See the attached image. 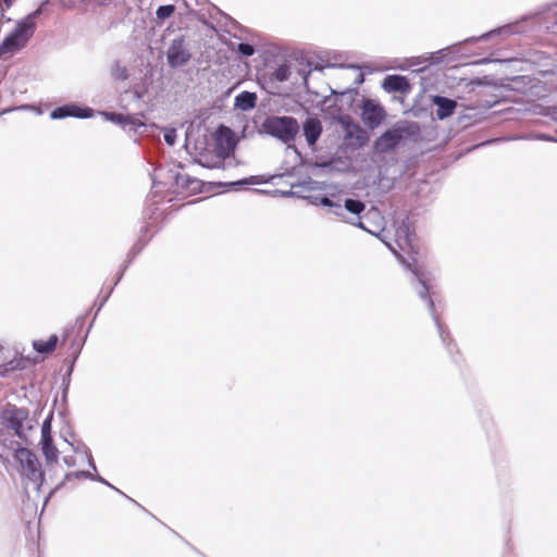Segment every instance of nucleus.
Segmentation results:
<instances>
[{"mask_svg": "<svg viewBox=\"0 0 557 557\" xmlns=\"http://www.w3.org/2000/svg\"><path fill=\"white\" fill-rule=\"evenodd\" d=\"M39 13V10L35 11L16 25L0 45V54L12 53L26 45L35 32V17Z\"/></svg>", "mask_w": 557, "mask_h": 557, "instance_id": "nucleus-1", "label": "nucleus"}, {"mask_svg": "<svg viewBox=\"0 0 557 557\" xmlns=\"http://www.w3.org/2000/svg\"><path fill=\"white\" fill-rule=\"evenodd\" d=\"M13 457L18 463L20 474L39 487L45 480V473L36 454L28 448L20 447L14 451Z\"/></svg>", "mask_w": 557, "mask_h": 557, "instance_id": "nucleus-2", "label": "nucleus"}, {"mask_svg": "<svg viewBox=\"0 0 557 557\" xmlns=\"http://www.w3.org/2000/svg\"><path fill=\"white\" fill-rule=\"evenodd\" d=\"M263 127L268 134L284 143L293 140L299 129L296 119L292 116H270L264 121Z\"/></svg>", "mask_w": 557, "mask_h": 557, "instance_id": "nucleus-3", "label": "nucleus"}, {"mask_svg": "<svg viewBox=\"0 0 557 557\" xmlns=\"http://www.w3.org/2000/svg\"><path fill=\"white\" fill-rule=\"evenodd\" d=\"M28 364V358L0 345V375H7L12 371L25 369Z\"/></svg>", "mask_w": 557, "mask_h": 557, "instance_id": "nucleus-4", "label": "nucleus"}, {"mask_svg": "<svg viewBox=\"0 0 557 557\" xmlns=\"http://www.w3.org/2000/svg\"><path fill=\"white\" fill-rule=\"evenodd\" d=\"M386 117L384 108L372 99H364L361 104V120L370 129L382 124Z\"/></svg>", "mask_w": 557, "mask_h": 557, "instance_id": "nucleus-5", "label": "nucleus"}, {"mask_svg": "<svg viewBox=\"0 0 557 557\" xmlns=\"http://www.w3.org/2000/svg\"><path fill=\"white\" fill-rule=\"evenodd\" d=\"M395 243L401 251L408 255L414 256L419 252L417 236L408 225H401L397 228L395 234Z\"/></svg>", "mask_w": 557, "mask_h": 557, "instance_id": "nucleus-6", "label": "nucleus"}, {"mask_svg": "<svg viewBox=\"0 0 557 557\" xmlns=\"http://www.w3.org/2000/svg\"><path fill=\"white\" fill-rule=\"evenodd\" d=\"M190 59V53L185 47L183 38L173 40L168 50V62L172 67H177L186 64Z\"/></svg>", "mask_w": 557, "mask_h": 557, "instance_id": "nucleus-7", "label": "nucleus"}, {"mask_svg": "<svg viewBox=\"0 0 557 557\" xmlns=\"http://www.w3.org/2000/svg\"><path fill=\"white\" fill-rule=\"evenodd\" d=\"M403 139V129L392 128L384 132L374 141V149L377 152H387L393 150Z\"/></svg>", "mask_w": 557, "mask_h": 557, "instance_id": "nucleus-8", "label": "nucleus"}, {"mask_svg": "<svg viewBox=\"0 0 557 557\" xmlns=\"http://www.w3.org/2000/svg\"><path fill=\"white\" fill-rule=\"evenodd\" d=\"M345 140L349 146L360 148L369 141V135L359 124L354 122L345 123Z\"/></svg>", "mask_w": 557, "mask_h": 557, "instance_id": "nucleus-9", "label": "nucleus"}, {"mask_svg": "<svg viewBox=\"0 0 557 557\" xmlns=\"http://www.w3.org/2000/svg\"><path fill=\"white\" fill-rule=\"evenodd\" d=\"M389 249L393 251V253L396 256V258L404 264L407 265V268L412 271L419 278V282H420V289H419V295L422 299H425L430 306V308L433 310L434 308V304H433V300L431 299V296H430V292H429V286L426 285L425 281L423 280L422 277V274L419 272V269L417 268L416 265V259L412 258V261L413 263H406L403 255L394 247H392L391 245H388Z\"/></svg>", "mask_w": 557, "mask_h": 557, "instance_id": "nucleus-10", "label": "nucleus"}, {"mask_svg": "<svg viewBox=\"0 0 557 557\" xmlns=\"http://www.w3.org/2000/svg\"><path fill=\"white\" fill-rule=\"evenodd\" d=\"M432 102L437 107L436 116L440 120H444L446 117L451 116L457 107V102L455 100L448 99L443 96H434L432 98Z\"/></svg>", "mask_w": 557, "mask_h": 557, "instance_id": "nucleus-11", "label": "nucleus"}, {"mask_svg": "<svg viewBox=\"0 0 557 557\" xmlns=\"http://www.w3.org/2000/svg\"><path fill=\"white\" fill-rule=\"evenodd\" d=\"M27 412L23 409L7 410L3 418L8 422V426L14 430L15 434L20 435L23 428V421L26 419Z\"/></svg>", "mask_w": 557, "mask_h": 557, "instance_id": "nucleus-12", "label": "nucleus"}, {"mask_svg": "<svg viewBox=\"0 0 557 557\" xmlns=\"http://www.w3.org/2000/svg\"><path fill=\"white\" fill-rule=\"evenodd\" d=\"M51 119H63L67 116H75V117H87L89 114L87 113L86 109H81L76 106H63L55 108L50 113Z\"/></svg>", "mask_w": 557, "mask_h": 557, "instance_id": "nucleus-13", "label": "nucleus"}, {"mask_svg": "<svg viewBox=\"0 0 557 557\" xmlns=\"http://www.w3.org/2000/svg\"><path fill=\"white\" fill-rule=\"evenodd\" d=\"M322 132L321 122L318 119H308L304 124V134L309 145H314Z\"/></svg>", "mask_w": 557, "mask_h": 557, "instance_id": "nucleus-14", "label": "nucleus"}, {"mask_svg": "<svg viewBox=\"0 0 557 557\" xmlns=\"http://www.w3.org/2000/svg\"><path fill=\"white\" fill-rule=\"evenodd\" d=\"M176 187L187 190L190 193L199 191L201 188V182L197 178L190 177L184 173H177L175 176Z\"/></svg>", "mask_w": 557, "mask_h": 557, "instance_id": "nucleus-15", "label": "nucleus"}, {"mask_svg": "<svg viewBox=\"0 0 557 557\" xmlns=\"http://www.w3.org/2000/svg\"><path fill=\"white\" fill-rule=\"evenodd\" d=\"M59 343V337L53 334L47 341L37 339L33 342V348L38 354H51L55 350L57 345Z\"/></svg>", "mask_w": 557, "mask_h": 557, "instance_id": "nucleus-16", "label": "nucleus"}, {"mask_svg": "<svg viewBox=\"0 0 557 557\" xmlns=\"http://www.w3.org/2000/svg\"><path fill=\"white\" fill-rule=\"evenodd\" d=\"M383 87L388 91H405L408 82L404 76L389 75L384 79Z\"/></svg>", "mask_w": 557, "mask_h": 557, "instance_id": "nucleus-17", "label": "nucleus"}, {"mask_svg": "<svg viewBox=\"0 0 557 557\" xmlns=\"http://www.w3.org/2000/svg\"><path fill=\"white\" fill-rule=\"evenodd\" d=\"M41 450L48 463L57 462L59 458V450L53 444L52 438L40 441Z\"/></svg>", "mask_w": 557, "mask_h": 557, "instance_id": "nucleus-18", "label": "nucleus"}, {"mask_svg": "<svg viewBox=\"0 0 557 557\" xmlns=\"http://www.w3.org/2000/svg\"><path fill=\"white\" fill-rule=\"evenodd\" d=\"M257 97L252 92L243 91L236 97V104L243 110L252 109L256 106Z\"/></svg>", "mask_w": 557, "mask_h": 557, "instance_id": "nucleus-19", "label": "nucleus"}, {"mask_svg": "<svg viewBox=\"0 0 557 557\" xmlns=\"http://www.w3.org/2000/svg\"><path fill=\"white\" fill-rule=\"evenodd\" d=\"M345 208L354 214H359L364 210V203L360 200L346 199Z\"/></svg>", "mask_w": 557, "mask_h": 557, "instance_id": "nucleus-20", "label": "nucleus"}, {"mask_svg": "<svg viewBox=\"0 0 557 557\" xmlns=\"http://www.w3.org/2000/svg\"><path fill=\"white\" fill-rule=\"evenodd\" d=\"M175 12V7L173 4L161 5L158 8L156 15L159 20L164 21L172 16Z\"/></svg>", "mask_w": 557, "mask_h": 557, "instance_id": "nucleus-21", "label": "nucleus"}, {"mask_svg": "<svg viewBox=\"0 0 557 557\" xmlns=\"http://www.w3.org/2000/svg\"><path fill=\"white\" fill-rule=\"evenodd\" d=\"M272 77L277 82H285L289 77V67L286 64L280 65L273 73Z\"/></svg>", "mask_w": 557, "mask_h": 557, "instance_id": "nucleus-22", "label": "nucleus"}, {"mask_svg": "<svg viewBox=\"0 0 557 557\" xmlns=\"http://www.w3.org/2000/svg\"><path fill=\"white\" fill-rule=\"evenodd\" d=\"M237 51L245 57H250L255 53V48L249 44L240 42Z\"/></svg>", "mask_w": 557, "mask_h": 557, "instance_id": "nucleus-23", "label": "nucleus"}, {"mask_svg": "<svg viewBox=\"0 0 557 557\" xmlns=\"http://www.w3.org/2000/svg\"><path fill=\"white\" fill-rule=\"evenodd\" d=\"M48 438H52V436H51V426H50V422L45 421L42 426H41V440L40 441H45V440H48Z\"/></svg>", "mask_w": 557, "mask_h": 557, "instance_id": "nucleus-24", "label": "nucleus"}, {"mask_svg": "<svg viewBox=\"0 0 557 557\" xmlns=\"http://www.w3.org/2000/svg\"><path fill=\"white\" fill-rule=\"evenodd\" d=\"M109 117H110L111 121H113L115 123H120V124H124L126 122H131L128 116H124L121 113H111L109 115Z\"/></svg>", "mask_w": 557, "mask_h": 557, "instance_id": "nucleus-25", "label": "nucleus"}, {"mask_svg": "<svg viewBox=\"0 0 557 557\" xmlns=\"http://www.w3.org/2000/svg\"><path fill=\"white\" fill-rule=\"evenodd\" d=\"M175 139H176V133H175V129H170L165 134H164V140L166 141V144H169L170 146H173L175 144Z\"/></svg>", "mask_w": 557, "mask_h": 557, "instance_id": "nucleus-26", "label": "nucleus"}, {"mask_svg": "<svg viewBox=\"0 0 557 557\" xmlns=\"http://www.w3.org/2000/svg\"><path fill=\"white\" fill-rule=\"evenodd\" d=\"M320 202L323 205V206H327V207H332L334 206L333 201L329 198V197H322Z\"/></svg>", "mask_w": 557, "mask_h": 557, "instance_id": "nucleus-27", "label": "nucleus"}, {"mask_svg": "<svg viewBox=\"0 0 557 557\" xmlns=\"http://www.w3.org/2000/svg\"><path fill=\"white\" fill-rule=\"evenodd\" d=\"M310 74V71L306 74H304V84L307 86V79H308V75Z\"/></svg>", "mask_w": 557, "mask_h": 557, "instance_id": "nucleus-28", "label": "nucleus"}, {"mask_svg": "<svg viewBox=\"0 0 557 557\" xmlns=\"http://www.w3.org/2000/svg\"><path fill=\"white\" fill-rule=\"evenodd\" d=\"M3 1L7 3V5H10L12 3V0H3Z\"/></svg>", "mask_w": 557, "mask_h": 557, "instance_id": "nucleus-29", "label": "nucleus"}, {"mask_svg": "<svg viewBox=\"0 0 557 557\" xmlns=\"http://www.w3.org/2000/svg\"><path fill=\"white\" fill-rule=\"evenodd\" d=\"M249 183H257L256 181H253V178L251 177Z\"/></svg>", "mask_w": 557, "mask_h": 557, "instance_id": "nucleus-30", "label": "nucleus"}, {"mask_svg": "<svg viewBox=\"0 0 557 557\" xmlns=\"http://www.w3.org/2000/svg\"><path fill=\"white\" fill-rule=\"evenodd\" d=\"M1 457H2V456L0 455V458H1Z\"/></svg>", "mask_w": 557, "mask_h": 557, "instance_id": "nucleus-31", "label": "nucleus"}]
</instances>
